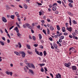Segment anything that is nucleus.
Masks as SVG:
<instances>
[{
	"mask_svg": "<svg viewBox=\"0 0 78 78\" xmlns=\"http://www.w3.org/2000/svg\"><path fill=\"white\" fill-rule=\"evenodd\" d=\"M64 65L67 67H69L71 65V63H68V64L65 63Z\"/></svg>",
	"mask_w": 78,
	"mask_h": 78,
	"instance_id": "nucleus-1",
	"label": "nucleus"
},
{
	"mask_svg": "<svg viewBox=\"0 0 78 78\" xmlns=\"http://www.w3.org/2000/svg\"><path fill=\"white\" fill-rule=\"evenodd\" d=\"M2 20L3 22H5V23H6L7 22V20L6 19V18L5 17H3L2 18Z\"/></svg>",
	"mask_w": 78,
	"mask_h": 78,
	"instance_id": "nucleus-2",
	"label": "nucleus"
},
{
	"mask_svg": "<svg viewBox=\"0 0 78 78\" xmlns=\"http://www.w3.org/2000/svg\"><path fill=\"white\" fill-rule=\"evenodd\" d=\"M69 51H70V50H71L72 51H71V52H72V53H73V52H74V50H75V48H69Z\"/></svg>",
	"mask_w": 78,
	"mask_h": 78,
	"instance_id": "nucleus-3",
	"label": "nucleus"
},
{
	"mask_svg": "<svg viewBox=\"0 0 78 78\" xmlns=\"http://www.w3.org/2000/svg\"><path fill=\"white\" fill-rule=\"evenodd\" d=\"M73 70H76V67L75 66H73L72 67Z\"/></svg>",
	"mask_w": 78,
	"mask_h": 78,
	"instance_id": "nucleus-4",
	"label": "nucleus"
},
{
	"mask_svg": "<svg viewBox=\"0 0 78 78\" xmlns=\"http://www.w3.org/2000/svg\"><path fill=\"white\" fill-rule=\"evenodd\" d=\"M72 28L71 27H67L66 28V29L69 31H72Z\"/></svg>",
	"mask_w": 78,
	"mask_h": 78,
	"instance_id": "nucleus-5",
	"label": "nucleus"
},
{
	"mask_svg": "<svg viewBox=\"0 0 78 78\" xmlns=\"http://www.w3.org/2000/svg\"><path fill=\"white\" fill-rule=\"evenodd\" d=\"M14 30H16V33H19V29L17 27H16L15 28H14Z\"/></svg>",
	"mask_w": 78,
	"mask_h": 78,
	"instance_id": "nucleus-6",
	"label": "nucleus"
},
{
	"mask_svg": "<svg viewBox=\"0 0 78 78\" xmlns=\"http://www.w3.org/2000/svg\"><path fill=\"white\" fill-rule=\"evenodd\" d=\"M52 11H55L56 10V6H54L52 9Z\"/></svg>",
	"mask_w": 78,
	"mask_h": 78,
	"instance_id": "nucleus-7",
	"label": "nucleus"
},
{
	"mask_svg": "<svg viewBox=\"0 0 78 78\" xmlns=\"http://www.w3.org/2000/svg\"><path fill=\"white\" fill-rule=\"evenodd\" d=\"M29 71L30 72V73H31L32 74H31V75H33V74H34V72L33 71V70L31 69H29Z\"/></svg>",
	"mask_w": 78,
	"mask_h": 78,
	"instance_id": "nucleus-8",
	"label": "nucleus"
},
{
	"mask_svg": "<svg viewBox=\"0 0 78 78\" xmlns=\"http://www.w3.org/2000/svg\"><path fill=\"white\" fill-rule=\"evenodd\" d=\"M54 47L55 48V49H58V46H57V44H54Z\"/></svg>",
	"mask_w": 78,
	"mask_h": 78,
	"instance_id": "nucleus-9",
	"label": "nucleus"
},
{
	"mask_svg": "<svg viewBox=\"0 0 78 78\" xmlns=\"http://www.w3.org/2000/svg\"><path fill=\"white\" fill-rule=\"evenodd\" d=\"M49 28L51 31H53V30H54V28L52 26H50Z\"/></svg>",
	"mask_w": 78,
	"mask_h": 78,
	"instance_id": "nucleus-10",
	"label": "nucleus"
},
{
	"mask_svg": "<svg viewBox=\"0 0 78 78\" xmlns=\"http://www.w3.org/2000/svg\"><path fill=\"white\" fill-rule=\"evenodd\" d=\"M15 14L16 16H17V17H19L20 16H19V13H18V12H15Z\"/></svg>",
	"mask_w": 78,
	"mask_h": 78,
	"instance_id": "nucleus-11",
	"label": "nucleus"
},
{
	"mask_svg": "<svg viewBox=\"0 0 78 78\" xmlns=\"http://www.w3.org/2000/svg\"><path fill=\"white\" fill-rule=\"evenodd\" d=\"M35 52H36V53H37V55H39V51H38L37 50V49H36V48L35 49Z\"/></svg>",
	"mask_w": 78,
	"mask_h": 78,
	"instance_id": "nucleus-12",
	"label": "nucleus"
},
{
	"mask_svg": "<svg viewBox=\"0 0 78 78\" xmlns=\"http://www.w3.org/2000/svg\"><path fill=\"white\" fill-rule=\"evenodd\" d=\"M25 53L24 52L22 54V57L23 58H24L25 56Z\"/></svg>",
	"mask_w": 78,
	"mask_h": 78,
	"instance_id": "nucleus-13",
	"label": "nucleus"
},
{
	"mask_svg": "<svg viewBox=\"0 0 78 78\" xmlns=\"http://www.w3.org/2000/svg\"><path fill=\"white\" fill-rule=\"evenodd\" d=\"M30 66L33 69H35V67H34V65L33 64L30 63Z\"/></svg>",
	"mask_w": 78,
	"mask_h": 78,
	"instance_id": "nucleus-14",
	"label": "nucleus"
},
{
	"mask_svg": "<svg viewBox=\"0 0 78 78\" xmlns=\"http://www.w3.org/2000/svg\"><path fill=\"white\" fill-rule=\"evenodd\" d=\"M65 27H63L62 28V30L63 32H66V30H65Z\"/></svg>",
	"mask_w": 78,
	"mask_h": 78,
	"instance_id": "nucleus-15",
	"label": "nucleus"
},
{
	"mask_svg": "<svg viewBox=\"0 0 78 78\" xmlns=\"http://www.w3.org/2000/svg\"><path fill=\"white\" fill-rule=\"evenodd\" d=\"M69 19L70 25L71 26L72 25V20H71V19L70 18V17H69Z\"/></svg>",
	"mask_w": 78,
	"mask_h": 78,
	"instance_id": "nucleus-16",
	"label": "nucleus"
},
{
	"mask_svg": "<svg viewBox=\"0 0 78 78\" xmlns=\"http://www.w3.org/2000/svg\"><path fill=\"white\" fill-rule=\"evenodd\" d=\"M27 48H28V49H31V48H30V46L29 45L27 44Z\"/></svg>",
	"mask_w": 78,
	"mask_h": 78,
	"instance_id": "nucleus-17",
	"label": "nucleus"
},
{
	"mask_svg": "<svg viewBox=\"0 0 78 78\" xmlns=\"http://www.w3.org/2000/svg\"><path fill=\"white\" fill-rule=\"evenodd\" d=\"M57 29L58 31H59V30H60V27H59V26L57 25Z\"/></svg>",
	"mask_w": 78,
	"mask_h": 78,
	"instance_id": "nucleus-18",
	"label": "nucleus"
},
{
	"mask_svg": "<svg viewBox=\"0 0 78 78\" xmlns=\"http://www.w3.org/2000/svg\"><path fill=\"white\" fill-rule=\"evenodd\" d=\"M18 45H19V48H21V47H22V45H21V44H20V43L19 42L18 43Z\"/></svg>",
	"mask_w": 78,
	"mask_h": 78,
	"instance_id": "nucleus-19",
	"label": "nucleus"
},
{
	"mask_svg": "<svg viewBox=\"0 0 78 78\" xmlns=\"http://www.w3.org/2000/svg\"><path fill=\"white\" fill-rule=\"evenodd\" d=\"M14 53H15V54H16V55H20L19 54V52H17V51H15L14 52Z\"/></svg>",
	"mask_w": 78,
	"mask_h": 78,
	"instance_id": "nucleus-20",
	"label": "nucleus"
},
{
	"mask_svg": "<svg viewBox=\"0 0 78 78\" xmlns=\"http://www.w3.org/2000/svg\"><path fill=\"white\" fill-rule=\"evenodd\" d=\"M43 13V11H41L39 12V15L40 16H41V15H42V14Z\"/></svg>",
	"mask_w": 78,
	"mask_h": 78,
	"instance_id": "nucleus-21",
	"label": "nucleus"
},
{
	"mask_svg": "<svg viewBox=\"0 0 78 78\" xmlns=\"http://www.w3.org/2000/svg\"><path fill=\"white\" fill-rule=\"evenodd\" d=\"M64 36H61L60 37V39H64Z\"/></svg>",
	"mask_w": 78,
	"mask_h": 78,
	"instance_id": "nucleus-22",
	"label": "nucleus"
},
{
	"mask_svg": "<svg viewBox=\"0 0 78 78\" xmlns=\"http://www.w3.org/2000/svg\"><path fill=\"white\" fill-rule=\"evenodd\" d=\"M0 43L2 45H4L5 44H4V42H3L2 41H0Z\"/></svg>",
	"mask_w": 78,
	"mask_h": 78,
	"instance_id": "nucleus-23",
	"label": "nucleus"
},
{
	"mask_svg": "<svg viewBox=\"0 0 78 78\" xmlns=\"http://www.w3.org/2000/svg\"><path fill=\"white\" fill-rule=\"evenodd\" d=\"M17 35L18 37H19L20 36H22V34H20V33L19 32H17Z\"/></svg>",
	"mask_w": 78,
	"mask_h": 78,
	"instance_id": "nucleus-24",
	"label": "nucleus"
},
{
	"mask_svg": "<svg viewBox=\"0 0 78 78\" xmlns=\"http://www.w3.org/2000/svg\"><path fill=\"white\" fill-rule=\"evenodd\" d=\"M73 23H74V24H77V23L75 20H73Z\"/></svg>",
	"mask_w": 78,
	"mask_h": 78,
	"instance_id": "nucleus-25",
	"label": "nucleus"
},
{
	"mask_svg": "<svg viewBox=\"0 0 78 78\" xmlns=\"http://www.w3.org/2000/svg\"><path fill=\"white\" fill-rule=\"evenodd\" d=\"M24 7L25 9H27V5L26 4L24 5Z\"/></svg>",
	"mask_w": 78,
	"mask_h": 78,
	"instance_id": "nucleus-26",
	"label": "nucleus"
},
{
	"mask_svg": "<svg viewBox=\"0 0 78 78\" xmlns=\"http://www.w3.org/2000/svg\"><path fill=\"white\" fill-rule=\"evenodd\" d=\"M31 63H27V66H28V67H31V66H31Z\"/></svg>",
	"mask_w": 78,
	"mask_h": 78,
	"instance_id": "nucleus-27",
	"label": "nucleus"
},
{
	"mask_svg": "<svg viewBox=\"0 0 78 78\" xmlns=\"http://www.w3.org/2000/svg\"><path fill=\"white\" fill-rule=\"evenodd\" d=\"M44 56H46L47 55V53H46V51H44Z\"/></svg>",
	"mask_w": 78,
	"mask_h": 78,
	"instance_id": "nucleus-28",
	"label": "nucleus"
},
{
	"mask_svg": "<svg viewBox=\"0 0 78 78\" xmlns=\"http://www.w3.org/2000/svg\"><path fill=\"white\" fill-rule=\"evenodd\" d=\"M69 6H70V7H71V8H72L73 7V6L72 5V3H69Z\"/></svg>",
	"mask_w": 78,
	"mask_h": 78,
	"instance_id": "nucleus-29",
	"label": "nucleus"
},
{
	"mask_svg": "<svg viewBox=\"0 0 78 78\" xmlns=\"http://www.w3.org/2000/svg\"><path fill=\"white\" fill-rule=\"evenodd\" d=\"M47 30H48L47 33L48 34H50V30L49 29L47 28Z\"/></svg>",
	"mask_w": 78,
	"mask_h": 78,
	"instance_id": "nucleus-30",
	"label": "nucleus"
},
{
	"mask_svg": "<svg viewBox=\"0 0 78 78\" xmlns=\"http://www.w3.org/2000/svg\"><path fill=\"white\" fill-rule=\"evenodd\" d=\"M16 24L17 26V27H18L19 28H20V25H19V24L18 23H16Z\"/></svg>",
	"mask_w": 78,
	"mask_h": 78,
	"instance_id": "nucleus-31",
	"label": "nucleus"
},
{
	"mask_svg": "<svg viewBox=\"0 0 78 78\" xmlns=\"http://www.w3.org/2000/svg\"><path fill=\"white\" fill-rule=\"evenodd\" d=\"M5 73L7 74V75H9V72L8 71H6Z\"/></svg>",
	"mask_w": 78,
	"mask_h": 78,
	"instance_id": "nucleus-32",
	"label": "nucleus"
},
{
	"mask_svg": "<svg viewBox=\"0 0 78 78\" xmlns=\"http://www.w3.org/2000/svg\"><path fill=\"white\" fill-rule=\"evenodd\" d=\"M11 18L12 19H14V15H12L10 16Z\"/></svg>",
	"mask_w": 78,
	"mask_h": 78,
	"instance_id": "nucleus-33",
	"label": "nucleus"
},
{
	"mask_svg": "<svg viewBox=\"0 0 78 78\" xmlns=\"http://www.w3.org/2000/svg\"><path fill=\"white\" fill-rule=\"evenodd\" d=\"M32 38L34 41H36V37H35L34 36H33L32 37Z\"/></svg>",
	"mask_w": 78,
	"mask_h": 78,
	"instance_id": "nucleus-34",
	"label": "nucleus"
},
{
	"mask_svg": "<svg viewBox=\"0 0 78 78\" xmlns=\"http://www.w3.org/2000/svg\"><path fill=\"white\" fill-rule=\"evenodd\" d=\"M72 35H73V37H74L76 36V33H75V32L73 33H72Z\"/></svg>",
	"mask_w": 78,
	"mask_h": 78,
	"instance_id": "nucleus-35",
	"label": "nucleus"
},
{
	"mask_svg": "<svg viewBox=\"0 0 78 78\" xmlns=\"http://www.w3.org/2000/svg\"><path fill=\"white\" fill-rule=\"evenodd\" d=\"M27 53H28L30 55H31V54H32V52H30L29 51H27Z\"/></svg>",
	"mask_w": 78,
	"mask_h": 78,
	"instance_id": "nucleus-36",
	"label": "nucleus"
},
{
	"mask_svg": "<svg viewBox=\"0 0 78 78\" xmlns=\"http://www.w3.org/2000/svg\"><path fill=\"white\" fill-rule=\"evenodd\" d=\"M41 72H44V70L43 68L41 67Z\"/></svg>",
	"mask_w": 78,
	"mask_h": 78,
	"instance_id": "nucleus-37",
	"label": "nucleus"
},
{
	"mask_svg": "<svg viewBox=\"0 0 78 78\" xmlns=\"http://www.w3.org/2000/svg\"><path fill=\"white\" fill-rule=\"evenodd\" d=\"M42 35H41V34H39V39H42Z\"/></svg>",
	"mask_w": 78,
	"mask_h": 78,
	"instance_id": "nucleus-38",
	"label": "nucleus"
},
{
	"mask_svg": "<svg viewBox=\"0 0 78 78\" xmlns=\"http://www.w3.org/2000/svg\"><path fill=\"white\" fill-rule=\"evenodd\" d=\"M26 26H27V27H30V24H26Z\"/></svg>",
	"mask_w": 78,
	"mask_h": 78,
	"instance_id": "nucleus-39",
	"label": "nucleus"
},
{
	"mask_svg": "<svg viewBox=\"0 0 78 78\" xmlns=\"http://www.w3.org/2000/svg\"><path fill=\"white\" fill-rule=\"evenodd\" d=\"M57 3H59V4H61V1H57Z\"/></svg>",
	"mask_w": 78,
	"mask_h": 78,
	"instance_id": "nucleus-40",
	"label": "nucleus"
},
{
	"mask_svg": "<svg viewBox=\"0 0 78 78\" xmlns=\"http://www.w3.org/2000/svg\"><path fill=\"white\" fill-rule=\"evenodd\" d=\"M34 45V46L35 47H37L38 46V44H35Z\"/></svg>",
	"mask_w": 78,
	"mask_h": 78,
	"instance_id": "nucleus-41",
	"label": "nucleus"
},
{
	"mask_svg": "<svg viewBox=\"0 0 78 78\" xmlns=\"http://www.w3.org/2000/svg\"><path fill=\"white\" fill-rule=\"evenodd\" d=\"M43 32L44 33V34H46V31H45V30H43Z\"/></svg>",
	"mask_w": 78,
	"mask_h": 78,
	"instance_id": "nucleus-42",
	"label": "nucleus"
},
{
	"mask_svg": "<svg viewBox=\"0 0 78 78\" xmlns=\"http://www.w3.org/2000/svg\"><path fill=\"white\" fill-rule=\"evenodd\" d=\"M26 2L27 3H30V0H26Z\"/></svg>",
	"mask_w": 78,
	"mask_h": 78,
	"instance_id": "nucleus-43",
	"label": "nucleus"
},
{
	"mask_svg": "<svg viewBox=\"0 0 78 78\" xmlns=\"http://www.w3.org/2000/svg\"><path fill=\"white\" fill-rule=\"evenodd\" d=\"M68 0L69 2H70L71 3H73V0Z\"/></svg>",
	"mask_w": 78,
	"mask_h": 78,
	"instance_id": "nucleus-44",
	"label": "nucleus"
},
{
	"mask_svg": "<svg viewBox=\"0 0 78 78\" xmlns=\"http://www.w3.org/2000/svg\"><path fill=\"white\" fill-rule=\"evenodd\" d=\"M40 66H45V64L44 63H42V64H40Z\"/></svg>",
	"mask_w": 78,
	"mask_h": 78,
	"instance_id": "nucleus-45",
	"label": "nucleus"
},
{
	"mask_svg": "<svg viewBox=\"0 0 78 78\" xmlns=\"http://www.w3.org/2000/svg\"><path fill=\"white\" fill-rule=\"evenodd\" d=\"M59 36V35L58 34H57L56 35H55L54 36V37L56 38L58 37Z\"/></svg>",
	"mask_w": 78,
	"mask_h": 78,
	"instance_id": "nucleus-46",
	"label": "nucleus"
},
{
	"mask_svg": "<svg viewBox=\"0 0 78 78\" xmlns=\"http://www.w3.org/2000/svg\"><path fill=\"white\" fill-rule=\"evenodd\" d=\"M5 33H7V34H8V32L7 31V30H6V29H5Z\"/></svg>",
	"mask_w": 78,
	"mask_h": 78,
	"instance_id": "nucleus-47",
	"label": "nucleus"
},
{
	"mask_svg": "<svg viewBox=\"0 0 78 78\" xmlns=\"http://www.w3.org/2000/svg\"><path fill=\"white\" fill-rule=\"evenodd\" d=\"M66 44V43L65 41H63L62 43V44H63V45H65Z\"/></svg>",
	"mask_w": 78,
	"mask_h": 78,
	"instance_id": "nucleus-48",
	"label": "nucleus"
},
{
	"mask_svg": "<svg viewBox=\"0 0 78 78\" xmlns=\"http://www.w3.org/2000/svg\"><path fill=\"white\" fill-rule=\"evenodd\" d=\"M9 73L11 76H12V73L11 72H9Z\"/></svg>",
	"mask_w": 78,
	"mask_h": 78,
	"instance_id": "nucleus-49",
	"label": "nucleus"
},
{
	"mask_svg": "<svg viewBox=\"0 0 78 78\" xmlns=\"http://www.w3.org/2000/svg\"><path fill=\"white\" fill-rule=\"evenodd\" d=\"M49 39L50 40V41H53V39H52V38L50 37L49 38Z\"/></svg>",
	"mask_w": 78,
	"mask_h": 78,
	"instance_id": "nucleus-50",
	"label": "nucleus"
},
{
	"mask_svg": "<svg viewBox=\"0 0 78 78\" xmlns=\"http://www.w3.org/2000/svg\"><path fill=\"white\" fill-rule=\"evenodd\" d=\"M62 3L63 6H64L65 7H66V5H65V4H64V2H62Z\"/></svg>",
	"mask_w": 78,
	"mask_h": 78,
	"instance_id": "nucleus-51",
	"label": "nucleus"
},
{
	"mask_svg": "<svg viewBox=\"0 0 78 78\" xmlns=\"http://www.w3.org/2000/svg\"><path fill=\"white\" fill-rule=\"evenodd\" d=\"M40 56H42V55H43V54H42V52H41L40 53Z\"/></svg>",
	"mask_w": 78,
	"mask_h": 78,
	"instance_id": "nucleus-52",
	"label": "nucleus"
},
{
	"mask_svg": "<svg viewBox=\"0 0 78 78\" xmlns=\"http://www.w3.org/2000/svg\"><path fill=\"white\" fill-rule=\"evenodd\" d=\"M24 69L25 72H27V70L26 68H24Z\"/></svg>",
	"mask_w": 78,
	"mask_h": 78,
	"instance_id": "nucleus-53",
	"label": "nucleus"
},
{
	"mask_svg": "<svg viewBox=\"0 0 78 78\" xmlns=\"http://www.w3.org/2000/svg\"><path fill=\"white\" fill-rule=\"evenodd\" d=\"M62 39H61V38H60V39L59 40V42H62V40H61Z\"/></svg>",
	"mask_w": 78,
	"mask_h": 78,
	"instance_id": "nucleus-54",
	"label": "nucleus"
},
{
	"mask_svg": "<svg viewBox=\"0 0 78 78\" xmlns=\"http://www.w3.org/2000/svg\"><path fill=\"white\" fill-rule=\"evenodd\" d=\"M14 27V26H12L9 29V30H11V29H12Z\"/></svg>",
	"mask_w": 78,
	"mask_h": 78,
	"instance_id": "nucleus-55",
	"label": "nucleus"
},
{
	"mask_svg": "<svg viewBox=\"0 0 78 78\" xmlns=\"http://www.w3.org/2000/svg\"><path fill=\"white\" fill-rule=\"evenodd\" d=\"M68 34L67 33H66V32H65L64 34V35H65V36H66V35H67Z\"/></svg>",
	"mask_w": 78,
	"mask_h": 78,
	"instance_id": "nucleus-56",
	"label": "nucleus"
},
{
	"mask_svg": "<svg viewBox=\"0 0 78 78\" xmlns=\"http://www.w3.org/2000/svg\"><path fill=\"white\" fill-rule=\"evenodd\" d=\"M7 35L8 36V37H9V38H10V39H11V37H10V35H9V34H7Z\"/></svg>",
	"mask_w": 78,
	"mask_h": 78,
	"instance_id": "nucleus-57",
	"label": "nucleus"
},
{
	"mask_svg": "<svg viewBox=\"0 0 78 78\" xmlns=\"http://www.w3.org/2000/svg\"><path fill=\"white\" fill-rule=\"evenodd\" d=\"M57 5V3H55L53 4V6H55V5L56 6Z\"/></svg>",
	"mask_w": 78,
	"mask_h": 78,
	"instance_id": "nucleus-58",
	"label": "nucleus"
},
{
	"mask_svg": "<svg viewBox=\"0 0 78 78\" xmlns=\"http://www.w3.org/2000/svg\"><path fill=\"white\" fill-rule=\"evenodd\" d=\"M74 37H75V39H76V40H78V37H77L74 36Z\"/></svg>",
	"mask_w": 78,
	"mask_h": 78,
	"instance_id": "nucleus-59",
	"label": "nucleus"
},
{
	"mask_svg": "<svg viewBox=\"0 0 78 78\" xmlns=\"http://www.w3.org/2000/svg\"><path fill=\"white\" fill-rule=\"evenodd\" d=\"M2 39L4 41H5V40H6V39H5V37H2Z\"/></svg>",
	"mask_w": 78,
	"mask_h": 78,
	"instance_id": "nucleus-60",
	"label": "nucleus"
},
{
	"mask_svg": "<svg viewBox=\"0 0 78 78\" xmlns=\"http://www.w3.org/2000/svg\"><path fill=\"white\" fill-rule=\"evenodd\" d=\"M23 28H26V27H26V25H25V24H24L23 25Z\"/></svg>",
	"mask_w": 78,
	"mask_h": 78,
	"instance_id": "nucleus-61",
	"label": "nucleus"
},
{
	"mask_svg": "<svg viewBox=\"0 0 78 78\" xmlns=\"http://www.w3.org/2000/svg\"><path fill=\"white\" fill-rule=\"evenodd\" d=\"M7 42H8V43H10V40H9V39H8V40H7Z\"/></svg>",
	"mask_w": 78,
	"mask_h": 78,
	"instance_id": "nucleus-62",
	"label": "nucleus"
},
{
	"mask_svg": "<svg viewBox=\"0 0 78 78\" xmlns=\"http://www.w3.org/2000/svg\"><path fill=\"white\" fill-rule=\"evenodd\" d=\"M56 78H59V75L58 74H57L56 75Z\"/></svg>",
	"mask_w": 78,
	"mask_h": 78,
	"instance_id": "nucleus-63",
	"label": "nucleus"
},
{
	"mask_svg": "<svg viewBox=\"0 0 78 78\" xmlns=\"http://www.w3.org/2000/svg\"><path fill=\"white\" fill-rule=\"evenodd\" d=\"M19 53L20 54H22L23 53H24V52H23V51H20L19 52Z\"/></svg>",
	"mask_w": 78,
	"mask_h": 78,
	"instance_id": "nucleus-64",
	"label": "nucleus"
}]
</instances>
